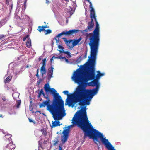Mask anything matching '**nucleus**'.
Listing matches in <instances>:
<instances>
[{
	"label": "nucleus",
	"instance_id": "nucleus-4",
	"mask_svg": "<svg viewBox=\"0 0 150 150\" xmlns=\"http://www.w3.org/2000/svg\"><path fill=\"white\" fill-rule=\"evenodd\" d=\"M50 99L43 102L39 104L40 108L47 106V110L51 113L54 114L55 112L64 107V102L61 97H57L56 95L53 96V99L51 104H50Z\"/></svg>",
	"mask_w": 150,
	"mask_h": 150
},
{
	"label": "nucleus",
	"instance_id": "nucleus-50",
	"mask_svg": "<svg viewBox=\"0 0 150 150\" xmlns=\"http://www.w3.org/2000/svg\"><path fill=\"white\" fill-rule=\"evenodd\" d=\"M59 57H55L54 56V59H58L59 58Z\"/></svg>",
	"mask_w": 150,
	"mask_h": 150
},
{
	"label": "nucleus",
	"instance_id": "nucleus-3",
	"mask_svg": "<svg viewBox=\"0 0 150 150\" xmlns=\"http://www.w3.org/2000/svg\"><path fill=\"white\" fill-rule=\"evenodd\" d=\"M79 85L72 95L69 97L68 100L69 106L74 107L75 104L78 102L80 105H89L90 101L98 91L94 89H86L87 86L79 83H76Z\"/></svg>",
	"mask_w": 150,
	"mask_h": 150
},
{
	"label": "nucleus",
	"instance_id": "nucleus-13",
	"mask_svg": "<svg viewBox=\"0 0 150 150\" xmlns=\"http://www.w3.org/2000/svg\"><path fill=\"white\" fill-rule=\"evenodd\" d=\"M20 19L22 21V23H25L28 22V21L29 17L26 15H22L20 17Z\"/></svg>",
	"mask_w": 150,
	"mask_h": 150
},
{
	"label": "nucleus",
	"instance_id": "nucleus-37",
	"mask_svg": "<svg viewBox=\"0 0 150 150\" xmlns=\"http://www.w3.org/2000/svg\"><path fill=\"white\" fill-rule=\"evenodd\" d=\"M63 59H64L65 61V62L67 63H68L69 62L68 59H67L65 57H62Z\"/></svg>",
	"mask_w": 150,
	"mask_h": 150
},
{
	"label": "nucleus",
	"instance_id": "nucleus-52",
	"mask_svg": "<svg viewBox=\"0 0 150 150\" xmlns=\"http://www.w3.org/2000/svg\"><path fill=\"white\" fill-rule=\"evenodd\" d=\"M46 3L48 4L49 3V1L48 0H46Z\"/></svg>",
	"mask_w": 150,
	"mask_h": 150
},
{
	"label": "nucleus",
	"instance_id": "nucleus-10",
	"mask_svg": "<svg viewBox=\"0 0 150 150\" xmlns=\"http://www.w3.org/2000/svg\"><path fill=\"white\" fill-rule=\"evenodd\" d=\"M44 89L47 94L48 92H50L52 94L53 96H54V95H56L57 97H61L59 95L58 93H56L57 91L54 88H50L48 83H47L45 84Z\"/></svg>",
	"mask_w": 150,
	"mask_h": 150
},
{
	"label": "nucleus",
	"instance_id": "nucleus-15",
	"mask_svg": "<svg viewBox=\"0 0 150 150\" xmlns=\"http://www.w3.org/2000/svg\"><path fill=\"white\" fill-rule=\"evenodd\" d=\"M54 68L52 66L50 67L48 70V79L50 80L51 77H52V76L53 74V71Z\"/></svg>",
	"mask_w": 150,
	"mask_h": 150
},
{
	"label": "nucleus",
	"instance_id": "nucleus-19",
	"mask_svg": "<svg viewBox=\"0 0 150 150\" xmlns=\"http://www.w3.org/2000/svg\"><path fill=\"white\" fill-rule=\"evenodd\" d=\"M45 67L46 66H42L41 67L40 71L42 76H43L44 74H45L46 73L47 70Z\"/></svg>",
	"mask_w": 150,
	"mask_h": 150
},
{
	"label": "nucleus",
	"instance_id": "nucleus-64",
	"mask_svg": "<svg viewBox=\"0 0 150 150\" xmlns=\"http://www.w3.org/2000/svg\"><path fill=\"white\" fill-rule=\"evenodd\" d=\"M38 143H39V144H40V141H38Z\"/></svg>",
	"mask_w": 150,
	"mask_h": 150
},
{
	"label": "nucleus",
	"instance_id": "nucleus-42",
	"mask_svg": "<svg viewBox=\"0 0 150 150\" xmlns=\"http://www.w3.org/2000/svg\"><path fill=\"white\" fill-rule=\"evenodd\" d=\"M28 37H29V36L28 35H27L26 36L24 37L23 38V41H25L26 40V38H28Z\"/></svg>",
	"mask_w": 150,
	"mask_h": 150
},
{
	"label": "nucleus",
	"instance_id": "nucleus-63",
	"mask_svg": "<svg viewBox=\"0 0 150 150\" xmlns=\"http://www.w3.org/2000/svg\"><path fill=\"white\" fill-rule=\"evenodd\" d=\"M66 22H67H67H68V20H67V19Z\"/></svg>",
	"mask_w": 150,
	"mask_h": 150
},
{
	"label": "nucleus",
	"instance_id": "nucleus-26",
	"mask_svg": "<svg viewBox=\"0 0 150 150\" xmlns=\"http://www.w3.org/2000/svg\"><path fill=\"white\" fill-rule=\"evenodd\" d=\"M19 93L17 92H14L13 93L12 95V96L13 98L15 99H16V98H17L19 96Z\"/></svg>",
	"mask_w": 150,
	"mask_h": 150
},
{
	"label": "nucleus",
	"instance_id": "nucleus-47",
	"mask_svg": "<svg viewBox=\"0 0 150 150\" xmlns=\"http://www.w3.org/2000/svg\"><path fill=\"white\" fill-rule=\"evenodd\" d=\"M43 27L44 28V29H45V28H48L49 27H48V26L47 25H46V26H43Z\"/></svg>",
	"mask_w": 150,
	"mask_h": 150
},
{
	"label": "nucleus",
	"instance_id": "nucleus-36",
	"mask_svg": "<svg viewBox=\"0 0 150 150\" xmlns=\"http://www.w3.org/2000/svg\"><path fill=\"white\" fill-rule=\"evenodd\" d=\"M45 31H46V33H45V34H46L50 33L52 32L51 30L49 29H47L46 30H45Z\"/></svg>",
	"mask_w": 150,
	"mask_h": 150
},
{
	"label": "nucleus",
	"instance_id": "nucleus-6",
	"mask_svg": "<svg viewBox=\"0 0 150 150\" xmlns=\"http://www.w3.org/2000/svg\"><path fill=\"white\" fill-rule=\"evenodd\" d=\"M51 114L52 115V117L55 120L54 121H52L51 127L53 128L57 126H60L61 125L60 124V122L59 120H61L66 115L64 107L56 111L54 114L52 113Z\"/></svg>",
	"mask_w": 150,
	"mask_h": 150
},
{
	"label": "nucleus",
	"instance_id": "nucleus-16",
	"mask_svg": "<svg viewBox=\"0 0 150 150\" xmlns=\"http://www.w3.org/2000/svg\"><path fill=\"white\" fill-rule=\"evenodd\" d=\"M9 69L8 70L7 74L4 77V78H6V79L4 80V82L6 83H8L11 79L12 76L9 75Z\"/></svg>",
	"mask_w": 150,
	"mask_h": 150
},
{
	"label": "nucleus",
	"instance_id": "nucleus-48",
	"mask_svg": "<svg viewBox=\"0 0 150 150\" xmlns=\"http://www.w3.org/2000/svg\"><path fill=\"white\" fill-rule=\"evenodd\" d=\"M59 150H62V148L60 146H59Z\"/></svg>",
	"mask_w": 150,
	"mask_h": 150
},
{
	"label": "nucleus",
	"instance_id": "nucleus-44",
	"mask_svg": "<svg viewBox=\"0 0 150 150\" xmlns=\"http://www.w3.org/2000/svg\"><path fill=\"white\" fill-rule=\"evenodd\" d=\"M54 56H53L50 59V62L51 63H52V62L54 59Z\"/></svg>",
	"mask_w": 150,
	"mask_h": 150
},
{
	"label": "nucleus",
	"instance_id": "nucleus-39",
	"mask_svg": "<svg viewBox=\"0 0 150 150\" xmlns=\"http://www.w3.org/2000/svg\"><path fill=\"white\" fill-rule=\"evenodd\" d=\"M4 150H11L10 148H9L8 146V145L5 147L4 149Z\"/></svg>",
	"mask_w": 150,
	"mask_h": 150
},
{
	"label": "nucleus",
	"instance_id": "nucleus-33",
	"mask_svg": "<svg viewBox=\"0 0 150 150\" xmlns=\"http://www.w3.org/2000/svg\"><path fill=\"white\" fill-rule=\"evenodd\" d=\"M25 1L24 2V3L23 4V6L22 7V10H24L26 8V3L27 1V0H24Z\"/></svg>",
	"mask_w": 150,
	"mask_h": 150
},
{
	"label": "nucleus",
	"instance_id": "nucleus-38",
	"mask_svg": "<svg viewBox=\"0 0 150 150\" xmlns=\"http://www.w3.org/2000/svg\"><path fill=\"white\" fill-rule=\"evenodd\" d=\"M58 48L59 49H61L62 51H64L63 49L64 48L62 47V46H61L60 45H58Z\"/></svg>",
	"mask_w": 150,
	"mask_h": 150
},
{
	"label": "nucleus",
	"instance_id": "nucleus-27",
	"mask_svg": "<svg viewBox=\"0 0 150 150\" xmlns=\"http://www.w3.org/2000/svg\"><path fill=\"white\" fill-rule=\"evenodd\" d=\"M69 130L68 129H64L63 132V136L68 137L69 133Z\"/></svg>",
	"mask_w": 150,
	"mask_h": 150
},
{
	"label": "nucleus",
	"instance_id": "nucleus-53",
	"mask_svg": "<svg viewBox=\"0 0 150 150\" xmlns=\"http://www.w3.org/2000/svg\"><path fill=\"white\" fill-rule=\"evenodd\" d=\"M12 90L14 91V92H16V88L15 89H13V88L12 89Z\"/></svg>",
	"mask_w": 150,
	"mask_h": 150
},
{
	"label": "nucleus",
	"instance_id": "nucleus-8",
	"mask_svg": "<svg viewBox=\"0 0 150 150\" xmlns=\"http://www.w3.org/2000/svg\"><path fill=\"white\" fill-rule=\"evenodd\" d=\"M0 109L2 111L7 110L8 114L11 115L16 114L13 108L6 103H0Z\"/></svg>",
	"mask_w": 150,
	"mask_h": 150
},
{
	"label": "nucleus",
	"instance_id": "nucleus-17",
	"mask_svg": "<svg viewBox=\"0 0 150 150\" xmlns=\"http://www.w3.org/2000/svg\"><path fill=\"white\" fill-rule=\"evenodd\" d=\"M6 4L9 7V9L11 11L13 7V3L11 0H6Z\"/></svg>",
	"mask_w": 150,
	"mask_h": 150
},
{
	"label": "nucleus",
	"instance_id": "nucleus-54",
	"mask_svg": "<svg viewBox=\"0 0 150 150\" xmlns=\"http://www.w3.org/2000/svg\"><path fill=\"white\" fill-rule=\"evenodd\" d=\"M38 72H37V74H36V76H37V77H39V75H38Z\"/></svg>",
	"mask_w": 150,
	"mask_h": 150
},
{
	"label": "nucleus",
	"instance_id": "nucleus-14",
	"mask_svg": "<svg viewBox=\"0 0 150 150\" xmlns=\"http://www.w3.org/2000/svg\"><path fill=\"white\" fill-rule=\"evenodd\" d=\"M93 18H91V21L89 22L88 23V26L87 28L89 30V31H91L92 28L93 27L94 25Z\"/></svg>",
	"mask_w": 150,
	"mask_h": 150
},
{
	"label": "nucleus",
	"instance_id": "nucleus-21",
	"mask_svg": "<svg viewBox=\"0 0 150 150\" xmlns=\"http://www.w3.org/2000/svg\"><path fill=\"white\" fill-rule=\"evenodd\" d=\"M12 135L11 134H7L5 135V138L6 139V141H8L9 142H12V140L11 138Z\"/></svg>",
	"mask_w": 150,
	"mask_h": 150
},
{
	"label": "nucleus",
	"instance_id": "nucleus-23",
	"mask_svg": "<svg viewBox=\"0 0 150 150\" xmlns=\"http://www.w3.org/2000/svg\"><path fill=\"white\" fill-rule=\"evenodd\" d=\"M62 35V34L61 33L58 34L57 35H56L55 36V37L54 38V39L56 40L57 43V42H58L59 40V37H60Z\"/></svg>",
	"mask_w": 150,
	"mask_h": 150
},
{
	"label": "nucleus",
	"instance_id": "nucleus-35",
	"mask_svg": "<svg viewBox=\"0 0 150 150\" xmlns=\"http://www.w3.org/2000/svg\"><path fill=\"white\" fill-rule=\"evenodd\" d=\"M5 36L3 34L0 35V40H3Z\"/></svg>",
	"mask_w": 150,
	"mask_h": 150
},
{
	"label": "nucleus",
	"instance_id": "nucleus-51",
	"mask_svg": "<svg viewBox=\"0 0 150 150\" xmlns=\"http://www.w3.org/2000/svg\"><path fill=\"white\" fill-rule=\"evenodd\" d=\"M17 8H18V7H17V9L16 10V11H15V13H18V10H17Z\"/></svg>",
	"mask_w": 150,
	"mask_h": 150
},
{
	"label": "nucleus",
	"instance_id": "nucleus-2",
	"mask_svg": "<svg viewBox=\"0 0 150 150\" xmlns=\"http://www.w3.org/2000/svg\"><path fill=\"white\" fill-rule=\"evenodd\" d=\"M72 125L69 127L77 125L83 130L84 133V137H89L93 139L96 143L99 142L100 138L102 143L108 150H116L108 139L104 137L105 136L100 132L94 129L89 121L86 110H81L77 111L75 114L72 120Z\"/></svg>",
	"mask_w": 150,
	"mask_h": 150
},
{
	"label": "nucleus",
	"instance_id": "nucleus-62",
	"mask_svg": "<svg viewBox=\"0 0 150 150\" xmlns=\"http://www.w3.org/2000/svg\"><path fill=\"white\" fill-rule=\"evenodd\" d=\"M88 2H90V0H86Z\"/></svg>",
	"mask_w": 150,
	"mask_h": 150
},
{
	"label": "nucleus",
	"instance_id": "nucleus-40",
	"mask_svg": "<svg viewBox=\"0 0 150 150\" xmlns=\"http://www.w3.org/2000/svg\"><path fill=\"white\" fill-rule=\"evenodd\" d=\"M39 93H40L41 94H42L43 95H44L43 90L42 89H41Z\"/></svg>",
	"mask_w": 150,
	"mask_h": 150
},
{
	"label": "nucleus",
	"instance_id": "nucleus-60",
	"mask_svg": "<svg viewBox=\"0 0 150 150\" xmlns=\"http://www.w3.org/2000/svg\"><path fill=\"white\" fill-rule=\"evenodd\" d=\"M38 71H39V69H38L37 70V72H38Z\"/></svg>",
	"mask_w": 150,
	"mask_h": 150
},
{
	"label": "nucleus",
	"instance_id": "nucleus-5",
	"mask_svg": "<svg viewBox=\"0 0 150 150\" xmlns=\"http://www.w3.org/2000/svg\"><path fill=\"white\" fill-rule=\"evenodd\" d=\"M79 32L82 33L83 35L86 36V40H89V45L90 48V54H91L92 56H94L96 53H98V47L95 40L93 41L91 39V35L89 34L91 33H87L88 32H89V30L86 28L83 30H79Z\"/></svg>",
	"mask_w": 150,
	"mask_h": 150
},
{
	"label": "nucleus",
	"instance_id": "nucleus-32",
	"mask_svg": "<svg viewBox=\"0 0 150 150\" xmlns=\"http://www.w3.org/2000/svg\"><path fill=\"white\" fill-rule=\"evenodd\" d=\"M42 66H46V58L44 59L42 61Z\"/></svg>",
	"mask_w": 150,
	"mask_h": 150
},
{
	"label": "nucleus",
	"instance_id": "nucleus-18",
	"mask_svg": "<svg viewBox=\"0 0 150 150\" xmlns=\"http://www.w3.org/2000/svg\"><path fill=\"white\" fill-rule=\"evenodd\" d=\"M63 93H64V94L65 95H66L68 96L67 98L66 99V103H65V105H68L69 106V105L68 104V100H69V97L73 95V93L71 95H69L68 93H69V91H64L63 92Z\"/></svg>",
	"mask_w": 150,
	"mask_h": 150
},
{
	"label": "nucleus",
	"instance_id": "nucleus-7",
	"mask_svg": "<svg viewBox=\"0 0 150 150\" xmlns=\"http://www.w3.org/2000/svg\"><path fill=\"white\" fill-rule=\"evenodd\" d=\"M94 19L96 22V26L95 29L92 33L89 34L91 35V38L93 41L95 40L99 47L100 44V35L99 30V24H98L96 18L95 16Z\"/></svg>",
	"mask_w": 150,
	"mask_h": 150
},
{
	"label": "nucleus",
	"instance_id": "nucleus-46",
	"mask_svg": "<svg viewBox=\"0 0 150 150\" xmlns=\"http://www.w3.org/2000/svg\"><path fill=\"white\" fill-rule=\"evenodd\" d=\"M29 121L30 122H33V123H34V121L33 120H32L31 119H29Z\"/></svg>",
	"mask_w": 150,
	"mask_h": 150
},
{
	"label": "nucleus",
	"instance_id": "nucleus-25",
	"mask_svg": "<svg viewBox=\"0 0 150 150\" xmlns=\"http://www.w3.org/2000/svg\"><path fill=\"white\" fill-rule=\"evenodd\" d=\"M26 46L28 48H30L31 46V40L30 38H28L26 42Z\"/></svg>",
	"mask_w": 150,
	"mask_h": 150
},
{
	"label": "nucleus",
	"instance_id": "nucleus-41",
	"mask_svg": "<svg viewBox=\"0 0 150 150\" xmlns=\"http://www.w3.org/2000/svg\"><path fill=\"white\" fill-rule=\"evenodd\" d=\"M58 141L57 140H54V141H53V144H54V145H55L58 143Z\"/></svg>",
	"mask_w": 150,
	"mask_h": 150
},
{
	"label": "nucleus",
	"instance_id": "nucleus-56",
	"mask_svg": "<svg viewBox=\"0 0 150 150\" xmlns=\"http://www.w3.org/2000/svg\"><path fill=\"white\" fill-rule=\"evenodd\" d=\"M19 3H20V2H19V1H18V2H17V4L18 6V5Z\"/></svg>",
	"mask_w": 150,
	"mask_h": 150
},
{
	"label": "nucleus",
	"instance_id": "nucleus-55",
	"mask_svg": "<svg viewBox=\"0 0 150 150\" xmlns=\"http://www.w3.org/2000/svg\"><path fill=\"white\" fill-rule=\"evenodd\" d=\"M0 117H3V116L2 115H0Z\"/></svg>",
	"mask_w": 150,
	"mask_h": 150
},
{
	"label": "nucleus",
	"instance_id": "nucleus-59",
	"mask_svg": "<svg viewBox=\"0 0 150 150\" xmlns=\"http://www.w3.org/2000/svg\"><path fill=\"white\" fill-rule=\"evenodd\" d=\"M74 5H75L76 6V4L75 3H74Z\"/></svg>",
	"mask_w": 150,
	"mask_h": 150
},
{
	"label": "nucleus",
	"instance_id": "nucleus-22",
	"mask_svg": "<svg viewBox=\"0 0 150 150\" xmlns=\"http://www.w3.org/2000/svg\"><path fill=\"white\" fill-rule=\"evenodd\" d=\"M7 22V20L6 18H4L1 20L0 21V28L4 25H5Z\"/></svg>",
	"mask_w": 150,
	"mask_h": 150
},
{
	"label": "nucleus",
	"instance_id": "nucleus-45",
	"mask_svg": "<svg viewBox=\"0 0 150 150\" xmlns=\"http://www.w3.org/2000/svg\"><path fill=\"white\" fill-rule=\"evenodd\" d=\"M42 94H41L39 92L38 93V97L39 98H40L41 97V95Z\"/></svg>",
	"mask_w": 150,
	"mask_h": 150
},
{
	"label": "nucleus",
	"instance_id": "nucleus-20",
	"mask_svg": "<svg viewBox=\"0 0 150 150\" xmlns=\"http://www.w3.org/2000/svg\"><path fill=\"white\" fill-rule=\"evenodd\" d=\"M9 142V143L8 144H7L9 148H10L11 150L12 149H14L15 147V144H13V142Z\"/></svg>",
	"mask_w": 150,
	"mask_h": 150
},
{
	"label": "nucleus",
	"instance_id": "nucleus-57",
	"mask_svg": "<svg viewBox=\"0 0 150 150\" xmlns=\"http://www.w3.org/2000/svg\"><path fill=\"white\" fill-rule=\"evenodd\" d=\"M38 60H39V61H40V60H41V58L40 57H39V58H38Z\"/></svg>",
	"mask_w": 150,
	"mask_h": 150
},
{
	"label": "nucleus",
	"instance_id": "nucleus-34",
	"mask_svg": "<svg viewBox=\"0 0 150 150\" xmlns=\"http://www.w3.org/2000/svg\"><path fill=\"white\" fill-rule=\"evenodd\" d=\"M21 101L20 100H19L17 101V103H16V107L17 108H19V106L21 104Z\"/></svg>",
	"mask_w": 150,
	"mask_h": 150
},
{
	"label": "nucleus",
	"instance_id": "nucleus-12",
	"mask_svg": "<svg viewBox=\"0 0 150 150\" xmlns=\"http://www.w3.org/2000/svg\"><path fill=\"white\" fill-rule=\"evenodd\" d=\"M89 2L90 4L89 8L90 9H91V10L90 11V18H95V11H94V10L93 7L91 2L90 1Z\"/></svg>",
	"mask_w": 150,
	"mask_h": 150
},
{
	"label": "nucleus",
	"instance_id": "nucleus-31",
	"mask_svg": "<svg viewBox=\"0 0 150 150\" xmlns=\"http://www.w3.org/2000/svg\"><path fill=\"white\" fill-rule=\"evenodd\" d=\"M2 99L3 100V101H0V103H6L7 104H8V103L6 101V97H3L2 98Z\"/></svg>",
	"mask_w": 150,
	"mask_h": 150
},
{
	"label": "nucleus",
	"instance_id": "nucleus-61",
	"mask_svg": "<svg viewBox=\"0 0 150 150\" xmlns=\"http://www.w3.org/2000/svg\"><path fill=\"white\" fill-rule=\"evenodd\" d=\"M65 0L67 1H69V0Z\"/></svg>",
	"mask_w": 150,
	"mask_h": 150
},
{
	"label": "nucleus",
	"instance_id": "nucleus-9",
	"mask_svg": "<svg viewBox=\"0 0 150 150\" xmlns=\"http://www.w3.org/2000/svg\"><path fill=\"white\" fill-rule=\"evenodd\" d=\"M62 38L64 40V41L65 42L66 44L68 46L69 49H71L74 46L76 45L81 39V38H80L76 40H74V41H73L72 44L70 45L72 41V40H68L65 38Z\"/></svg>",
	"mask_w": 150,
	"mask_h": 150
},
{
	"label": "nucleus",
	"instance_id": "nucleus-28",
	"mask_svg": "<svg viewBox=\"0 0 150 150\" xmlns=\"http://www.w3.org/2000/svg\"><path fill=\"white\" fill-rule=\"evenodd\" d=\"M59 52L60 53H65L66 54H67L68 56L69 57H71V55L70 54V53L67 51H62V50H59Z\"/></svg>",
	"mask_w": 150,
	"mask_h": 150
},
{
	"label": "nucleus",
	"instance_id": "nucleus-24",
	"mask_svg": "<svg viewBox=\"0 0 150 150\" xmlns=\"http://www.w3.org/2000/svg\"><path fill=\"white\" fill-rule=\"evenodd\" d=\"M68 137L63 136L62 137L61 141L63 144H64L67 141Z\"/></svg>",
	"mask_w": 150,
	"mask_h": 150
},
{
	"label": "nucleus",
	"instance_id": "nucleus-43",
	"mask_svg": "<svg viewBox=\"0 0 150 150\" xmlns=\"http://www.w3.org/2000/svg\"><path fill=\"white\" fill-rule=\"evenodd\" d=\"M44 97V98H45L47 99H50L49 98V97L48 96H45V94L44 93V95H43Z\"/></svg>",
	"mask_w": 150,
	"mask_h": 150
},
{
	"label": "nucleus",
	"instance_id": "nucleus-1",
	"mask_svg": "<svg viewBox=\"0 0 150 150\" xmlns=\"http://www.w3.org/2000/svg\"><path fill=\"white\" fill-rule=\"evenodd\" d=\"M97 54L96 53L94 56L90 54V56L88 57L89 62L75 71L71 78L75 83H79L86 86H95L93 89L98 91L100 86L99 80L105 75V73H101L98 71L95 76V61Z\"/></svg>",
	"mask_w": 150,
	"mask_h": 150
},
{
	"label": "nucleus",
	"instance_id": "nucleus-29",
	"mask_svg": "<svg viewBox=\"0 0 150 150\" xmlns=\"http://www.w3.org/2000/svg\"><path fill=\"white\" fill-rule=\"evenodd\" d=\"M29 109L30 111H32V113H33V111H32L33 110V103L32 101H30V104L29 105Z\"/></svg>",
	"mask_w": 150,
	"mask_h": 150
},
{
	"label": "nucleus",
	"instance_id": "nucleus-49",
	"mask_svg": "<svg viewBox=\"0 0 150 150\" xmlns=\"http://www.w3.org/2000/svg\"><path fill=\"white\" fill-rule=\"evenodd\" d=\"M58 57H59L58 59H62V57H61V55H60V56H58Z\"/></svg>",
	"mask_w": 150,
	"mask_h": 150
},
{
	"label": "nucleus",
	"instance_id": "nucleus-30",
	"mask_svg": "<svg viewBox=\"0 0 150 150\" xmlns=\"http://www.w3.org/2000/svg\"><path fill=\"white\" fill-rule=\"evenodd\" d=\"M38 30L40 32H41L42 31L45 30V29H44V28H43V26L42 27L39 26Z\"/></svg>",
	"mask_w": 150,
	"mask_h": 150
},
{
	"label": "nucleus",
	"instance_id": "nucleus-11",
	"mask_svg": "<svg viewBox=\"0 0 150 150\" xmlns=\"http://www.w3.org/2000/svg\"><path fill=\"white\" fill-rule=\"evenodd\" d=\"M79 31L78 30H70L69 31H64L62 32V35H65L66 36H69L72 35L74 33H77Z\"/></svg>",
	"mask_w": 150,
	"mask_h": 150
},
{
	"label": "nucleus",
	"instance_id": "nucleus-58",
	"mask_svg": "<svg viewBox=\"0 0 150 150\" xmlns=\"http://www.w3.org/2000/svg\"><path fill=\"white\" fill-rule=\"evenodd\" d=\"M43 133H44V134H46V132H45H45L44 131V132H43Z\"/></svg>",
	"mask_w": 150,
	"mask_h": 150
}]
</instances>
